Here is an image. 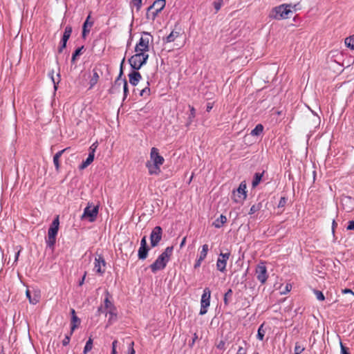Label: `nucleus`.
<instances>
[{"label":"nucleus","mask_w":354,"mask_h":354,"mask_svg":"<svg viewBox=\"0 0 354 354\" xmlns=\"http://www.w3.org/2000/svg\"><path fill=\"white\" fill-rule=\"evenodd\" d=\"M342 293H351L354 295V292L351 289L346 288L342 290Z\"/></svg>","instance_id":"61"},{"label":"nucleus","mask_w":354,"mask_h":354,"mask_svg":"<svg viewBox=\"0 0 354 354\" xmlns=\"http://www.w3.org/2000/svg\"><path fill=\"white\" fill-rule=\"evenodd\" d=\"M117 343H118V341L117 340H114L113 342H112V349H111V353H117V351H116V345H117Z\"/></svg>","instance_id":"55"},{"label":"nucleus","mask_w":354,"mask_h":354,"mask_svg":"<svg viewBox=\"0 0 354 354\" xmlns=\"http://www.w3.org/2000/svg\"><path fill=\"white\" fill-rule=\"evenodd\" d=\"M92 73H93V75L91 77L90 81H89V85H90L89 88H92L94 87V86L97 83V82L99 80L100 75L102 74L100 69L97 67H95L93 69Z\"/></svg>","instance_id":"16"},{"label":"nucleus","mask_w":354,"mask_h":354,"mask_svg":"<svg viewBox=\"0 0 354 354\" xmlns=\"http://www.w3.org/2000/svg\"><path fill=\"white\" fill-rule=\"evenodd\" d=\"M265 333L266 331L263 329V324H261L258 328L257 338L260 341H263L264 339Z\"/></svg>","instance_id":"33"},{"label":"nucleus","mask_w":354,"mask_h":354,"mask_svg":"<svg viewBox=\"0 0 354 354\" xmlns=\"http://www.w3.org/2000/svg\"><path fill=\"white\" fill-rule=\"evenodd\" d=\"M26 295L27 298L29 300V302L31 304L35 305V304H37L39 302V297L37 295H35L33 297H32L30 292L29 290H27L26 291Z\"/></svg>","instance_id":"25"},{"label":"nucleus","mask_w":354,"mask_h":354,"mask_svg":"<svg viewBox=\"0 0 354 354\" xmlns=\"http://www.w3.org/2000/svg\"><path fill=\"white\" fill-rule=\"evenodd\" d=\"M339 344L341 346V354H350L348 348L343 345L342 342L339 339Z\"/></svg>","instance_id":"47"},{"label":"nucleus","mask_w":354,"mask_h":354,"mask_svg":"<svg viewBox=\"0 0 354 354\" xmlns=\"http://www.w3.org/2000/svg\"><path fill=\"white\" fill-rule=\"evenodd\" d=\"M124 60H125V58L124 57L120 64L119 75H118V77L116 78V80H115L112 87L110 88V90H109L110 93H114L117 90V88H119L120 85L122 84H123L122 75H123V64L124 62Z\"/></svg>","instance_id":"14"},{"label":"nucleus","mask_w":354,"mask_h":354,"mask_svg":"<svg viewBox=\"0 0 354 354\" xmlns=\"http://www.w3.org/2000/svg\"><path fill=\"white\" fill-rule=\"evenodd\" d=\"M210 297H211V290L209 288H205L203 290V293L201 296V309L199 314L201 315H205L207 312V308L210 305Z\"/></svg>","instance_id":"6"},{"label":"nucleus","mask_w":354,"mask_h":354,"mask_svg":"<svg viewBox=\"0 0 354 354\" xmlns=\"http://www.w3.org/2000/svg\"><path fill=\"white\" fill-rule=\"evenodd\" d=\"M17 248H19V250L18 251L15 253V261H14V263H17L18 259H19V254H20V252H21V250H23V248L21 246V245H19L17 246Z\"/></svg>","instance_id":"49"},{"label":"nucleus","mask_w":354,"mask_h":354,"mask_svg":"<svg viewBox=\"0 0 354 354\" xmlns=\"http://www.w3.org/2000/svg\"><path fill=\"white\" fill-rule=\"evenodd\" d=\"M71 317L74 316V315H76L75 310L73 308L71 309Z\"/></svg>","instance_id":"63"},{"label":"nucleus","mask_w":354,"mask_h":354,"mask_svg":"<svg viewBox=\"0 0 354 354\" xmlns=\"http://www.w3.org/2000/svg\"><path fill=\"white\" fill-rule=\"evenodd\" d=\"M129 83L133 86H136L142 79L141 74L138 72V70H133L129 74Z\"/></svg>","instance_id":"15"},{"label":"nucleus","mask_w":354,"mask_h":354,"mask_svg":"<svg viewBox=\"0 0 354 354\" xmlns=\"http://www.w3.org/2000/svg\"><path fill=\"white\" fill-rule=\"evenodd\" d=\"M179 35L178 32L171 31V33L166 37L165 41L167 43L172 42Z\"/></svg>","instance_id":"35"},{"label":"nucleus","mask_w":354,"mask_h":354,"mask_svg":"<svg viewBox=\"0 0 354 354\" xmlns=\"http://www.w3.org/2000/svg\"><path fill=\"white\" fill-rule=\"evenodd\" d=\"M84 46H82L81 47H79L77 49H75V50L73 53L72 57H71V63L72 64H75L77 57L82 54V50L84 49Z\"/></svg>","instance_id":"28"},{"label":"nucleus","mask_w":354,"mask_h":354,"mask_svg":"<svg viewBox=\"0 0 354 354\" xmlns=\"http://www.w3.org/2000/svg\"><path fill=\"white\" fill-rule=\"evenodd\" d=\"M98 211L99 207L97 205L93 206V207L88 205L84 208L81 218L82 220L86 218L88 219L89 222H94L97 218Z\"/></svg>","instance_id":"8"},{"label":"nucleus","mask_w":354,"mask_h":354,"mask_svg":"<svg viewBox=\"0 0 354 354\" xmlns=\"http://www.w3.org/2000/svg\"><path fill=\"white\" fill-rule=\"evenodd\" d=\"M80 323L81 320L77 315L72 316L71 323V333H73V331L80 326Z\"/></svg>","instance_id":"23"},{"label":"nucleus","mask_w":354,"mask_h":354,"mask_svg":"<svg viewBox=\"0 0 354 354\" xmlns=\"http://www.w3.org/2000/svg\"><path fill=\"white\" fill-rule=\"evenodd\" d=\"M149 82L147 81V86L146 87H145L144 88H142L140 91V95L142 96V97H146L147 96H149L150 95V88H149Z\"/></svg>","instance_id":"36"},{"label":"nucleus","mask_w":354,"mask_h":354,"mask_svg":"<svg viewBox=\"0 0 354 354\" xmlns=\"http://www.w3.org/2000/svg\"><path fill=\"white\" fill-rule=\"evenodd\" d=\"M93 340L92 337H90L88 338V339L87 340V342H86V345L84 348V351H83L84 354H87L88 352L91 351V349L93 348Z\"/></svg>","instance_id":"30"},{"label":"nucleus","mask_w":354,"mask_h":354,"mask_svg":"<svg viewBox=\"0 0 354 354\" xmlns=\"http://www.w3.org/2000/svg\"><path fill=\"white\" fill-rule=\"evenodd\" d=\"M86 272H84L82 279L80 280V281H79V286H82L84 284V280H85V278H86Z\"/></svg>","instance_id":"59"},{"label":"nucleus","mask_w":354,"mask_h":354,"mask_svg":"<svg viewBox=\"0 0 354 354\" xmlns=\"http://www.w3.org/2000/svg\"><path fill=\"white\" fill-rule=\"evenodd\" d=\"M166 5V0H156L151 6V9L154 10L155 12H158V14L161 12Z\"/></svg>","instance_id":"17"},{"label":"nucleus","mask_w":354,"mask_h":354,"mask_svg":"<svg viewBox=\"0 0 354 354\" xmlns=\"http://www.w3.org/2000/svg\"><path fill=\"white\" fill-rule=\"evenodd\" d=\"M209 250V246L207 244H204L202 246V250L200 252L199 257L198 258H200L201 259H205L207 257V252Z\"/></svg>","instance_id":"32"},{"label":"nucleus","mask_w":354,"mask_h":354,"mask_svg":"<svg viewBox=\"0 0 354 354\" xmlns=\"http://www.w3.org/2000/svg\"><path fill=\"white\" fill-rule=\"evenodd\" d=\"M344 44L348 48L354 50V35L346 37L344 39Z\"/></svg>","instance_id":"29"},{"label":"nucleus","mask_w":354,"mask_h":354,"mask_svg":"<svg viewBox=\"0 0 354 354\" xmlns=\"http://www.w3.org/2000/svg\"><path fill=\"white\" fill-rule=\"evenodd\" d=\"M314 292L316 295V297L318 300L319 301H324L325 297H324V294L322 293V291H319V290H314Z\"/></svg>","instance_id":"44"},{"label":"nucleus","mask_w":354,"mask_h":354,"mask_svg":"<svg viewBox=\"0 0 354 354\" xmlns=\"http://www.w3.org/2000/svg\"><path fill=\"white\" fill-rule=\"evenodd\" d=\"M263 126L261 124H258L256 125V127L251 131L250 134L252 136H259L261 135L263 131Z\"/></svg>","instance_id":"26"},{"label":"nucleus","mask_w":354,"mask_h":354,"mask_svg":"<svg viewBox=\"0 0 354 354\" xmlns=\"http://www.w3.org/2000/svg\"><path fill=\"white\" fill-rule=\"evenodd\" d=\"M59 218L57 215L53 221L48 230V237L46 239L47 247L54 249L56 243V236L59 231Z\"/></svg>","instance_id":"4"},{"label":"nucleus","mask_w":354,"mask_h":354,"mask_svg":"<svg viewBox=\"0 0 354 354\" xmlns=\"http://www.w3.org/2000/svg\"><path fill=\"white\" fill-rule=\"evenodd\" d=\"M230 257V252H221L216 261V268L218 271L224 272L226 270L227 262Z\"/></svg>","instance_id":"13"},{"label":"nucleus","mask_w":354,"mask_h":354,"mask_svg":"<svg viewBox=\"0 0 354 354\" xmlns=\"http://www.w3.org/2000/svg\"><path fill=\"white\" fill-rule=\"evenodd\" d=\"M131 3L136 7L137 10H139L142 6V0H132Z\"/></svg>","instance_id":"48"},{"label":"nucleus","mask_w":354,"mask_h":354,"mask_svg":"<svg viewBox=\"0 0 354 354\" xmlns=\"http://www.w3.org/2000/svg\"><path fill=\"white\" fill-rule=\"evenodd\" d=\"M98 146L97 142H95L91 145V146L89 147V153L93 154L95 156V152Z\"/></svg>","instance_id":"46"},{"label":"nucleus","mask_w":354,"mask_h":354,"mask_svg":"<svg viewBox=\"0 0 354 354\" xmlns=\"http://www.w3.org/2000/svg\"><path fill=\"white\" fill-rule=\"evenodd\" d=\"M133 345H134L133 342H131L129 344V353H128V354H135V350H134V348H133Z\"/></svg>","instance_id":"52"},{"label":"nucleus","mask_w":354,"mask_h":354,"mask_svg":"<svg viewBox=\"0 0 354 354\" xmlns=\"http://www.w3.org/2000/svg\"><path fill=\"white\" fill-rule=\"evenodd\" d=\"M216 346L219 350H225V340H220L216 344Z\"/></svg>","instance_id":"45"},{"label":"nucleus","mask_w":354,"mask_h":354,"mask_svg":"<svg viewBox=\"0 0 354 354\" xmlns=\"http://www.w3.org/2000/svg\"><path fill=\"white\" fill-rule=\"evenodd\" d=\"M299 3H283L273 8L269 14L270 19L281 20L289 19L295 12L299 9Z\"/></svg>","instance_id":"1"},{"label":"nucleus","mask_w":354,"mask_h":354,"mask_svg":"<svg viewBox=\"0 0 354 354\" xmlns=\"http://www.w3.org/2000/svg\"><path fill=\"white\" fill-rule=\"evenodd\" d=\"M346 228L348 230H354V221H349Z\"/></svg>","instance_id":"56"},{"label":"nucleus","mask_w":354,"mask_h":354,"mask_svg":"<svg viewBox=\"0 0 354 354\" xmlns=\"http://www.w3.org/2000/svg\"><path fill=\"white\" fill-rule=\"evenodd\" d=\"M255 272L257 280L259 281L261 284L265 283L268 275L267 272V268L263 262H261L257 266Z\"/></svg>","instance_id":"10"},{"label":"nucleus","mask_w":354,"mask_h":354,"mask_svg":"<svg viewBox=\"0 0 354 354\" xmlns=\"http://www.w3.org/2000/svg\"><path fill=\"white\" fill-rule=\"evenodd\" d=\"M196 111L193 106H190V117H195Z\"/></svg>","instance_id":"60"},{"label":"nucleus","mask_w":354,"mask_h":354,"mask_svg":"<svg viewBox=\"0 0 354 354\" xmlns=\"http://www.w3.org/2000/svg\"><path fill=\"white\" fill-rule=\"evenodd\" d=\"M73 333H71V330L70 331V333L67 335H65L64 339L62 340V345L64 346H66L67 345H68L69 342H70V340H71V335H73Z\"/></svg>","instance_id":"40"},{"label":"nucleus","mask_w":354,"mask_h":354,"mask_svg":"<svg viewBox=\"0 0 354 354\" xmlns=\"http://www.w3.org/2000/svg\"><path fill=\"white\" fill-rule=\"evenodd\" d=\"M71 32H72V27L71 26H67L65 28L62 39L68 41L71 37Z\"/></svg>","instance_id":"31"},{"label":"nucleus","mask_w":354,"mask_h":354,"mask_svg":"<svg viewBox=\"0 0 354 354\" xmlns=\"http://www.w3.org/2000/svg\"><path fill=\"white\" fill-rule=\"evenodd\" d=\"M67 41H66V40H63L61 39V41H60V43H59V46L58 47V53H62L63 50L66 47V44H67Z\"/></svg>","instance_id":"41"},{"label":"nucleus","mask_w":354,"mask_h":354,"mask_svg":"<svg viewBox=\"0 0 354 354\" xmlns=\"http://www.w3.org/2000/svg\"><path fill=\"white\" fill-rule=\"evenodd\" d=\"M233 292L231 288L228 289L224 295L223 302L225 306H228L232 299Z\"/></svg>","instance_id":"24"},{"label":"nucleus","mask_w":354,"mask_h":354,"mask_svg":"<svg viewBox=\"0 0 354 354\" xmlns=\"http://www.w3.org/2000/svg\"><path fill=\"white\" fill-rule=\"evenodd\" d=\"M151 8H152L151 6L147 8L146 17L148 20L153 21V20H155V18L157 16L158 12H155V10H152Z\"/></svg>","instance_id":"27"},{"label":"nucleus","mask_w":354,"mask_h":354,"mask_svg":"<svg viewBox=\"0 0 354 354\" xmlns=\"http://www.w3.org/2000/svg\"><path fill=\"white\" fill-rule=\"evenodd\" d=\"M150 250L149 247L140 246L138 252V257L140 260H145L148 256V252Z\"/></svg>","instance_id":"19"},{"label":"nucleus","mask_w":354,"mask_h":354,"mask_svg":"<svg viewBox=\"0 0 354 354\" xmlns=\"http://www.w3.org/2000/svg\"><path fill=\"white\" fill-rule=\"evenodd\" d=\"M261 207V203H259L258 204L253 205L250 209L249 214H253L255 212H258Z\"/></svg>","instance_id":"39"},{"label":"nucleus","mask_w":354,"mask_h":354,"mask_svg":"<svg viewBox=\"0 0 354 354\" xmlns=\"http://www.w3.org/2000/svg\"><path fill=\"white\" fill-rule=\"evenodd\" d=\"M68 149V148H65L62 150H60L57 151L53 156V163L55 167L56 171L59 170L60 164H59V158L62 156V155L64 153V151H66Z\"/></svg>","instance_id":"18"},{"label":"nucleus","mask_w":354,"mask_h":354,"mask_svg":"<svg viewBox=\"0 0 354 354\" xmlns=\"http://www.w3.org/2000/svg\"><path fill=\"white\" fill-rule=\"evenodd\" d=\"M287 201H288V198L286 197V196H282L281 197L280 200H279V204H278V207L279 208H283V207H285L286 203H287Z\"/></svg>","instance_id":"43"},{"label":"nucleus","mask_w":354,"mask_h":354,"mask_svg":"<svg viewBox=\"0 0 354 354\" xmlns=\"http://www.w3.org/2000/svg\"><path fill=\"white\" fill-rule=\"evenodd\" d=\"M143 34L146 36H149L148 32H144ZM149 42L148 37L142 36L135 46V52L147 53L149 50Z\"/></svg>","instance_id":"9"},{"label":"nucleus","mask_w":354,"mask_h":354,"mask_svg":"<svg viewBox=\"0 0 354 354\" xmlns=\"http://www.w3.org/2000/svg\"><path fill=\"white\" fill-rule=\"evenodd\" d=\"M292 288L291 284L287 283L285 288V290L282 292L283 294H286L288 292H290Z\"/></svg>","instance_id":"57"},{"label":"nucleus","mask_w":354,"mask_h":354,"mask_svg":"<svg viewBox=\"0 0 354 354\" xmlns=\"http://www.w3.org/2000/svg\"><path fill=\"white\" fill-rule=\"evenodd\" d=\"M246 353H247L246 348H245L242 346H239L236 354H246Z\"/></svg>","instance_id":"53"},{"label":"nucleus","mask_w":354,"mask_h":354,"mask_svg":"<svg viewBox=\"0 0 354 354\" xmlns=\"http://www.w3.org/2000/svg\"><path fill=\"white\" fill-rule=\"evenodd\" d=\"M149 59V55L144 53H136L129 59V64L133 70H140Z\"/></svg>","instance_id":"5"},{"label":"nucleus","mask_w":354,"mask_h":354,"mask_svg":"<svg viewBox=\"0 0 354 354\" xmlns=\"http://www.w3.org/2000/svg\"><path fill=\"white\" fill-rule=\"evenodd\" d=\"M198 339V335H196V333H194V337H193V341H192V344L194 343L195 340Z\"/></svg>","instance_id":"64"},{"label":"nucleus","mask_w":354,"mask_h":354,"mask_svg":"<svg viewBox=\"0 0 354 354\" xmlns=\"http://www.w3.org/2000/svg\"><path fill=\"white\" fill-rule=\"evenodd\" d=\"M305 349L304 345H301L299 342L295 343V346L294 349L295 354H301Z\"/></svg>","instance_id":"37"},{"label":"nucleus","mask_w":354,"mask_h":354,"mask_svg":"<svg viewBox=\"0 0 354 354\" xmlns=\"http://www.w3.org/2000/svg\"><path fill=\"white\" fill-rule=\"evenodd\" d=\"M213 108V103L208 102L206 105V111L209 112Z\"/></svg>","instance_id":"58"},{"label":"nucleus","mask_w":354,"mask_h":354,"mask_svg":"<svg viewBox=\"0 0 354 354\" xmlns=\"http://www.w3.org/2000/svg\"><path fill=\"white\" fill-rule=\"evenodd\" d=\"M173 250V246L167 247L156 261L149 266V268L153 273H156L158 271L162 270L166 268L167 264L170 261Z\"/></svg>","instance_id":"3"},{"label":"nucleus","mask_w":354,"mask_h":354,"mask_svg":"<svg viewBox=\"0 0 354 354\" xmlns=\"http://www.w3.org/2000/svg\"><path fill=\"white\" fill-rule=\"evenodd\" d=\"M203 261V259H200V258H198V259L196 260L195 263H194V269L198 268L201 266V263H202V261Z\"/></svg>","instance_id":"51"},{"label":"nucleus","mask_w":354,"mask_h":354,"mask_svg":"<svg viewBox=\"0 0 354 354\" xmlns=\"http://www.w3.org/2000/svg\"><path fill=\"white\" fill-rule=\"evenodd\" d=\"M264 173H265V171H263L262 173L257 172L254 174L253 180L252 182V186L253 187H256L260 183L263 176Z\"/></svg>","instance_id":"22"},{"label":"nucleus","mask_w":354,"mask_h":354,"mask_svg":"<svg viewBox=\"0 0 354 354\" xmlns=\"http://www.w3.org/2000/svg\"><path fill=\"white\" fill-rule=\"evenodd\" d=\"M185 241H186V237H184L180 243V248H183V245L185 244Z\"/></svg>","instance_id":"62"},{"label":"nucleus","mask_w":354,"mask_h":354,"mask_svg":"<svg viewBox=\"0 0 354 354\" xmlns=\"http://www.w3.org/2000/svg\"><path fill=\"white\" fill-rule=\"evenodd\" d=\"M162 229L160 226H156L151 231L150 234L151 246L154 248L158 245L162 239Z\"/></svg>","instance_id":"12"},{"label":"nucleus","mask_w":354,"mask_h":354,"mask_svg":"<svg viewBox=\"0 0 354 354\" xmlns=\"http://www.w3.org/2000/svg\"><path fill=\"white\" fill-rule=\"evenodd\" d=\"M214 8L216 10V11H218L221 6L223 5V0H217L214 1L213 3Z\"/></svg>","instance_id":"42"},{"label":"nucleus","mask_w":354,"mask_h":354,"mask_svg":"<svg viewBox=\"0 0 354 354\" xmlns=\"http://www.w3.org/2000/svg\"><path fill=\"white\" fill-rule=\"evenodd\" d=\"M140 246L149 247L147 243V237L144 236L140 241Z\"/></svg>","instance_id":"54"},{"label":"nucleus","mask_w":354,"mask_h":354,"mask_svg":"<svg viewBox=\"0 0 354 354\" xmlns=\"http://www.w3.org/2000/svg\"><path fill=\"white\" fill-rule=\"evenodd\" d=\"M94 157L95 156L93 154L88 153L87 158L79 165V169L82 170L86 168L89 165H91L93 162Z\"/></svg>","instance_id":"20"},{"label":"nucleus","mask_w":354,"mask_h":354,"mask_svg":"<svg viewBox=\"0 0 354 354\" xmlns=\"http://www.w3.org/2000/svg\"><path fill=\"white\" fill-rule=\"evenodd\" d=\"M106 262L102 254H96L94 262V270L100 275H103L105 272Z\"/></svg>","instance_id":"11"},{"label":"nucleus","mask_w":354,"mask_h":354,"mask_svg":"<svg viewBox=\"0 0 354 354\" xmlns=\"http://www.w3.org/2000/svg\"><path fill=\"white\" fill-rule=\"evenodd\" d=\"M246 183L245 181H242L239 187L234 190L232 192L234 201L236 203H240L242 201L245 200L247 197V192H246Z\"/></svg>","instance_id":"7"},{"label":"nucleus","mask_w":354,"mask_h":354,"mask_svg":"<svg viewBox=\"0 0 354 354\" xmlns=\"http://www.w3.org/2000/svg\"><path fill=\"white\" fill-rule=\"evenodd\" d=\"M164 158L160 155L156 147H152L150 151V160L145 163L149 175H159L161 172L160 166L164 163Z\"/></svg>","instance_id":"2"},{"label":"nucleus","mask_w":354,"mask_h":354,"mask_svg":"<svg viewBox=\"0 0 354 354\" xmlns=\"http://www.w3.org/2000/svg\"><path fill=\"white\" fill-rule=\"evenodd\" d=\"M227 222V218L225 216L221 214L218 218H217L213 223V225L216 228H220L223 226L224 223Z\"/></svg>","instance_id":"21"},{"label":"nucleus","mask_w":354,"mask_h":354,"mask_svg":"<svg viewBox=\"0 0 354 354\" xmlns=\"http://www.w3.org/2000/svg\"><path fill=\"white\" fill-rule=\"evenodd\" d=\"M104 306L106 308H113L115 309L114 306L112 305L108 297L104 299Z\"/></svg>","instance_id":"50"},{"label":"nucleus","mask_w":354,"mask_h":354,"mask_svg":"<svg viewBox=\"0 0 354 354\" xmlns=\"http://www.w3.org/2000/svg\"><path fill=\"white\" fill-rule=\"evenodd\" d=\"M123 100H124L127 98L129 93L128 83L125 77L123 78Z\"/></svg>","instance_id":"38"},{"label":"nucleus","mask_w":354,"mask_h":354,"mask_svg":"<svg viewBox=\"0 0 354 354\" xmlns=\"http://www.w3.org/2000/svg\"><path fill=\"white\" fill-rule=\"evenodd\" d=\"M93 24H83L82 37L85 38L86 35L90 32Z\"/></svg>","instance_id":"34"}]
</instances>
